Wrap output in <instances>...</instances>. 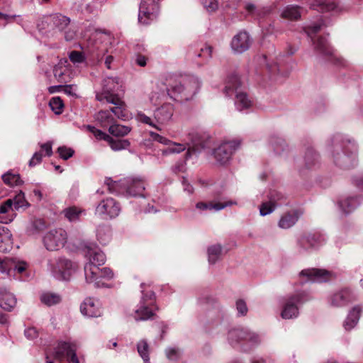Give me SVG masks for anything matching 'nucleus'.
<instances>
[{
  "instance_id": "1",
  "label": "nucleus",
  "mask_w": 363,
  "mask_h": 363,
  "mask_svg": "<svg viewBox=\"0 0 363 363\" xmlns=\"http://www.w3.org/2000/svg\"><path fill=\"white\" fill-rule=\"evenodd\" d=\"M84 252L88 259L84 265L86 281L96 288H111L110 281L114 278L113 272L108 267H99L106 262L105 254L94 244L86 245Z\"/></svg>"
},
{
  "instance_id": "2",
  "label": "nucleus",
  "mask_w": 363,
  "mask_h": 363,
  "mask_svg": "<svg viewBox=\"0 0 363 363\" xmlns=\"http://www.w3.org/2000/svg\"><path fill=\"white\" fill-rule=\"evenodd\" d=\"M326 150L340 168H350L357 163V144L341 134H336L327 141Z\"/></svg>"
},
{
  "instance_id": "3",
  "label": "nucleus",
  "mask_w": 363,
  "mask_h": 363,
  "mask_svg": "<svg viewBox=\"0 0 363 363\" xmlns=\"http://www.w3.org/2000/svg\"><path fill=\"white\" fill-rule=\"evenodd\" d=\"M201 81L195 76L180 77L167 87L169 96L174 101L184 102L191 100L201 87Z\"/></svg>"
},
{
  "instance_id": "4",
  "label": "nucleus",
  "mask_w": 363,
  "mask_h": 363,
  "mask_svg": "<svg viewBox=\"0 0 363 363\" xmlns=\"http://www.w3.org/2000/svg\"><path fill=\"white\" fill-rule=\"evenodd\" d=\"M242 82L236 73L229 74L225 81L224 91L228 96L235 94V106L238 111H247L254 106L253 100L242 91Z\"/></svg>"
},
{
  "instance_id": "5",
  "label": "nucleus",
  "mask_w": 363,
  "mask_h": 363,
  "mask_svg": "<svg viewBox=\"0 0 363 363\" xmlns=\"http://www.w3.org/2000/svg\"><path fill=\"white\" fill-rule=\"evenodd\" d=\"M227 338L231 346L240 347L245 352L257 347L262 342L259 334L247 328H236L230 330Z\"/></svg>"
},
{
  "instance_id": "6",
  "label": "nucleus",
  "mask_w": 363,
  "mask_h": 363,
  "mask_svg": "<svg viewBox=\"0 0 363 363\" xmlns=\"http://www.w3.org/2000/svg\"><path fill=\"white\" fill-rule=\"evenodd\" d=\"M104 184L108 186L110 193L130 196H143L145 189V182L138 178H125L118 182L107 178Z\"/></svg>"
},
{
  "instance_id": "7",
  "label": "nucleus",
  "mask_w": 363,
  "mask_h": 363,
  "mask_svg": "<svg viewBox=\"0 0 363 363\" xmlns=\"http://www.w3.org/2000/svg\"><path fill=\"white\" fill-rule=\"evenodd\" d=\"M322 22H317L308 26L304 28L305 32L313 41L315 51L318 55L334 62L335 64L345 66V60L341 57H338L335 54L334 50L330 46L325 38L320 37L317 40L313 39V35L320 30Z\"/></svg>"
},
{
  "instance_id": "8",
  "label": "nucleus",
  "mask_w": 363,
  "mask_h": 363,
  "mask_svg": "<svg viewBox=\"0 0 363 363\" xmlns=\"http://www.w3.org/2000/svg\"><path fill=\"white\" fill-rule=\"evenodd\" d=\"M29 264L16 258H0V272L10 279L26 281L30 277Z\"/></svg>"
},
{
  "instance_id": "9",
  "label": "nucleus",
  "mask_w": 363,
  "mask_h": 363,
  "mask_svg": "<svg viewBox=\"0 0 363 363\" xmlns=\"http://www.w3.org/2000/svg\"><path fill=\"white\" fill-rule=\"evenodd\" d=\"M48 269L56 279L68 281L77 271V265L69 259L59 257L48 260Z\"/></svg>"
},
{
  "instance_id": "10",
  "label": "nucleus",
  "mask_w": 363,
  "mask_h": 363,
  "mask_svg": "<svg viewBox=\"0 0 363 363\" xmlns=\"http://www.w3.org/2000/svg\"><path fill=\"white\" fill-rule=\"evenodd\" d=\"M142 298L135 311L134 318L136 320H147L155 315L158 308L155 304V294L152 291L142 290Z\"/></svg>"
},
{
  "instance_id": "11",
  "label": "nucleus",
  "mask_w": 363,
  "mask_h": 363,
  "mask_svg": "<svg viewBox=\"0 0 363 363\" xmlns=\"http://www.w3.org/2000/svg\"><path fill=\"white\" fill-rule=\"evenodd\" d=\"M308 299L304 293H296L283 298L281 301V317L285 320L296 318L299 315L298 305Z\"/></svg>"
},
{
  "instance_id": "12",
  "label": "nucleus",
  "mask_w": 363,
  "mask_h": 363,
  "mask_svg": "<svg viewBox=\"0 0 363 363\" xmlns=\"http://www.w3.org/2000/svg\"><path fill=\"white\" fill-rule=\"evenodd\" d=\"M241 141L239 139L225 140L213 151L214 158L219 165L228 164L233 155L240 148Z\"/></svg>"
},
{
  "instance_id": "13",
  "label": "nucleus",
  "mask_w": 363,
  "mask_h": 363,
  "mask_svg": "<svg viewBox=\"0 0 363 363\" xmlns=\"http://www.w3.org/2000/svg\"><path fill=\"white\" fill-rule=\"evenodd\" d=\"M121 84L118 77H108L102 81V89L101 91L96 92V99L100 102L118 98V96L116 94L118 91Z\"/></svg>"
},
{
  "instance_id": "14",
  "label": "nucleus",
  "mask_w": 363,
  "mask_h": 363,
  "mask_svg": "<svg viewBox=\"0 0 363 363\" xmlns=\"http://www.w3.org/2000/svg\"><path fill=\"white\" fill-rule=\"evenodd\" d=\"M67 234L62 228L49 230L43 237V244L50 251L58 250L67 242Z\"/></svg>"
},
{
  "instance_id": "15",
  "label": "nucleus",
  "mask_w": 363,
  "mask_h": 363,
  "mask_svg": "<svg viewBox=\"0 0 363 363\" xmlns=\"http://www.w3.org/2000/svg\"><path fill=\"white\" fill-rule=\"evenodd\" d=\"M120 204L113 198L108 197L101 200L95 208V214L104 219L116 218L121 212Z\"/></svg>"
},
{
  "instance_id": "16",
  "label": "nucleus",
  "mask_w": 363,
  "mask_h": 363,
  "mask_svg": "<svg viewBox=\"0 0 363 363\" xmlns=\"http://www.w3.org/2000/svg\"><path fill=\"white\" fill-rule=\"evenodd\" d=\"M159 13V3L157 0H142L139 7L138 21L143 25L154 21Z\"/></svg>"
},
{
  "instance_id": "17",
  "label": "nucleus",
  "mask_w": 363,
  "mask_h": 363,
  "mask_svg": "<svg viewBox=\"0 0 363 363\" xmlns=\"http://www.w3.org/2000/svg\"><path fill=\"white\" fill-rule=\"evenodd\" d=\"M77 345L75 342H60L55 348V357L59 360H62L67 357L68 361L72 363H79L76 351Z\"/></svg>"
},
{
  "instance_id": "18",
  "label": "nucleus",
  "mask_w": 363,
  "mask_h": 363,
  "mask_svg": "<svg viewBox=\"0 0 363 363\" xmlns=\"http://www.w3.org/2000/svg\"><path fill=\"white\" fill-rule=\"evenodd\" d=\"M299 276L302 283L324 282L330 280L333 277L331 272L313 268L302 270Z\"/></svg>"
},
{
  "instance_id": "19",
  "label": "nucleus",
  "mask_w": 363,
  "mask_h": 363,
  "mask_svg": "<svg viewBox=\"0 0 363 363\" xmlns=\"http://www.w3.org/2000/svg\"><path fill=\"white\" fill-rule=\"evenodd\" d=\"M80 311L83 315L89 318L100 317L103 313L102 304L98 298L88 297L82 303Z\"/></svg>"
},
{
  "instance_id": "20",
  "label": "nucleus",
  "mask_w": 363,
  "mask_h": 363,
  "mask_svg": "<svg viewBox=\"0 0 363 363\" xmlns=\"http://www.w3.org/2000/svg\"><path fill=\"white\" fill-rule=\"evenodd\" d=\"M356 299V295L350 289H342L334 293L329 302L333 307H344Z\"/></svg>"
},
{
  "instance_id": "21",
  "label": "nucleus",
  "mask_w": 363,
  "mask_h": 363,
  "mask_svg": "<svg viewBox=\"0 0 363 363\" xmlns=\"http://www.w3.org/2000/svg\"><path fill=\"white\" fill-rule=\"evenodd\" d=\"M251 45V39L245 31L239 32L231 41V48L236 53H242L247 50Z\"/></svg>"
},
{
  "instance_id": "22",
  "label": "nucleus",
  "mask_w": 363,
  "mask_h": 363,
  "mask_svg": "<svg viewBox=\"0 0 363 363\" xmlns=\"http://www.w3.org/2000/svg\"><path fill=\"white\" fill-rule=\"evenodd\" d=\"M69 63L67 60L62 59L57 65H55L53 69V74L57 81L60 83H67L72 79V73L68 66Z\"/></svg>"
},
{
  "instance_id": "23",
  "label": "nucleus",
  "mask_w": 363,
  "mask_h": 363,
  "mask_svg": "<svg viewBox=\"0 0 363 363\" xmlns=\"http://www.w3.org/2000/svg\"><path fill=\"white\" fill-rule=\"evenodd\" d=\"M174 106L171 104H164L155 109L154 116L158 124L162 127L171 121L174 115Z\"/></svg>"
},
{
  "instance_id": "24",
  "label": "nucleus",
  "mask_w": 363,
  "mask_h": 363,
  "mask_svg": "<svg viewBox=\"0 0 363 363\" xmlns=\"http://www.w3.org/2000/svg\"><path fill=\"white\" fill-rule=\"evenodd\" d=\"M361 200L357 196H344L338 200L337 206L343 214L347 215L359 206Z\"/></svg>"
},
{
  "instance_id": "25",
  "label": "nucleus",
  "mask_w": 363,
  "mask_h": 363,
  "mask_svg": "<svg viewBox=\"0 0 363 363\" xmlns=\"http://www.w3.org/2000/svg\"><path fill=\"white\" fill-rule=\"evenodd\" d=\"M301 214V211L296 209L283 213L278 221V227L284 230L291 228L297 223Z\"/></svg>"
},
{
  "instance_id": "26",
  "label": "nucleus",
  "mask_w": 363,
  "mask_h": 363,
  "mask_svg": "<svg viewBox=\"0 0 363 363\" xmlns=\"http://www.w3.org/2000/svg\"><path fill=\"white\" fill-rule=\"evenodd\" d=\"M46 23L50 29L62 32L68 27L69 18L65 16L55 13L46 18Z\"/></svg>"
},
{
  "instance_id": "27",
  "label": "nucleus",
  "mask_w": 363,
  "mask_h": 363,
  "mask_svg": "<svg viewBox=\"0 0 363 363\" xmlns=\"http://www.w3.org/2000/svg\"><path fill=\"white\" fill-rule=\"evenodd\" d=\"M106 102L112 104L115 106L109 109L115 117V119L118 118L122 121H125L128 118L125 104L119 97L113 98V99H110V100L106 101Z\"/></svg>"
},
{
  "instance_id": "28",
  "label": "nucleus",
  "mask_w": 363,
  "mask_h": 363,
  "mask_svg": "<svg viewBox=\"0 0 363 363\" xmlns=\"http://www.w3.org/2000/svg\"><path fill=\"white\" fill-rule=\"evenodd\" d=\"M236 204H237L236 201H227L225 203H216L215 204H213L211 202L206 203V202L200 201V202L196 203V208L197 210H199L200 212L206 211H213V210L218 211L225 208V207L230 206L232 205H236Z\"/></svg>"
},
{
  "instance_id": "29",
  "label": "nucleus",
  "mask_w": 363,
  "mask_h": 363,
  "mask_svg": "<svg viewBox=\"0 0 363 363\" xmlns=\"http://www.w3.org/2000/svg\"><path fill=\"white\" fill-rule=\"evenodd\" d=\"M13 247L12 234L5 228H0V252H9Z\"/></svg>"
},
{
  "instance_id": "30",
  "label": "nucleus",
  "mask_w": 363,
  "mask_h": 363,
  "mask_svg": "<svg viewBox=\"0 0 363 363\" xmlns=\"http://www.w3.org/2000/svg\"><path fill=\"white\" fill-rule=\"evenodd\" d=\"M361 311L362 308L359 306L353 307L350 311L343 323V326L346 330H350L357 325L360 317Z\"/></svg>"
},
{
  "instance_id": "31",
  "label": "nucleus",
  "mask_w": 363,
  "mask_h": 363,
  "mask_svg": "<svg viewBox=\"0 0 363 363\" xmlns=\"http://www.w3.org/2000/svg\"><path fill=\"white\" fill-rule=\"evenodd\" d=\"M16 304V296L6 290L0 291V306L4 310L11 311Z\"/></svg>"
},
{
  "instance_id": "32",
  "label": "nucleus",
  "mask_w": 363,
  "mask_h": 363,
  "mask_svg": "<svg viewBox=\"0 0 363 363\" xmlns=\"http://www.w3.org/2000/svg\"><path fill=\"white\" fill-rule=\"evenodd\" d=\"M95 119L101 127L108 128L116 121L115 117L109 110L99 111L95 115Z\"/></svg>"
},
{
  "instance_id": "33",
  "label": "nucleus",
  "mask_w": 363,
  "mask_h": 363,
  "mask_svg": "<svg viewBox=\"0 0 363 363\" xmlns=\"http://www.w3.org/2000/svg\"><path fill=\"white\" fill-rule=\"evenodd\" d=\"M302 13V9L296 5H288L283 9L281 16L283 18L296 21L298 20Z\"/></svg>"
},
{
  "instance_id": "34",
  "label": "nucleus",
  "mask_w": 363,
  "mask_h": 363,
  "mask_svg": "<svg viewBox=\"0 0 363 363\" xmlns=\"http://www.w3.org/2000/svg\"><path fill=\"white\" fill-rule=\"evenodd\" d=\"M96 236L97 240L103 245L110 242L112 238V232L109 225H102L96 228Z\"/></svg>"
},
{
  "instance_id": "35",
  "label": "nucleus",
  "mask_w": 363,
  "mask_h": 363,
  "mask_svg": "<svg viewBox=\"0 0 363 363\" xmlns=\"http://www.w3.org/2000/svg\"><path fill=\"white\" fill-rule=\"evenodd\" d=\"M12 201V206L11 208L9 210V211H13V209L15 210H19L21 208L26 209L28 208L30 204L26 200L24 194L22 191H20L16 196L13 198V199H11ZM14 216V213L12 212L10 213L8 212L6 213V216Z\"/></svg>"
},
{
  "instance_id": "36",
  "label": "nucleus",
  "mask_w": 363,
  "mask_h": 363,
  "mask_svg": "<svg viewBox=\"0 0 363 363\" xmlns=\"http://www.w3.org/2000/svg\"><path fill=\"white\" fill-rule=\"evenodd\" d=\"M135 119L137 121L147 125L151 128H155L157 130L162 131L163 127H161L157 121H156V118L154 117L152 118L150 116H147L142 111H138L135 115Z\"/></svg>"
},
{
  "instance_id": "37",
  "label": "nucleus",
  "mask_w": 363,
  "mask_h": 363,
  "mask_svg": "<svg viewBox=\"0 0 363 363\" xmlns=\"http://www.w3.org/2000/svg\"><path fill=\"white\" fill-rule=\"evenodd\" d=\"M207 253L208 262L213 264L220 258L222 247L219 244L213 245L208 247Z\"/></svg>"
},
{
  "instance_id": "38",
  "label": "nucleus",
  "mask_w": 363,
  "mask_h": 363,
  "mask_svg": "<svg viewBox=\"0 0 363 363\" xmlns=\"http://www.w3.org/2000/svg\"><path fill=\"white\" fill-rule=\"evenodd\" d=\"M12 201L11 199H7L5 202L0 205V223H8L13 220L12 216H6L9 210L11 208Z\"/></svg>"
},
{
  "instance_id": "39",
  "label": "nucleus",
  "mask_w": 363,
  "mask_h": 363,
  "mask_svg": "<svg viewBox=\"0 0 363 363\" xmlns=\"http://www.w3.org/2000/svg\"><path fill=\"white\" fill-rule=\"evenodd\" d=\"M40 301L48 306H52L61 302L60 295L52 292H45L40 296Z\"/></svg>"
},
{
  "instance_id": "40",
  "label": "nucleus",
  "mask_w": 363,
  "mask_h": 363,
  "mask_svg": "<svg viewBox=\"0 0 363 363\" xmlns=\"http://www.w3.org/2000/svg\"><path fill=\"white\" fill-rule=\"evenodd\" d=\"M167 147L162 150V155H168L171 154H179L186 149V144L177 143L170 140V143L167 145Z\"/></svg>"
},
{
  "instance_id": "41",
  "label": "nucleus",
  "mask_w": 363,
  "mask_h": 363,
  "mask_svg": "<svg viewBox=\"0 0 363 363\" xmlns=\"http://www.w3.org/2000/svg\"><path fill=\"white\" fill-rule=\"evenodd\" d=\"M267 199L277 208L284 204L286 201L285 196L281 192L275 189L269 191Z\"/></svg>"
},
{
  "instance_id": "42",
  "label": "nucleus",
  "mask_w": 363,
  "mask_h": 363,
  "mask_svg": "<svg viewBox=\"0 0 363 363\" xmlns=\"http://www.w3.org/2000/svg\"><path fill=\"white\" fill-rule=\"evenodd\" d=\"M47 228L46 223L41 218L32 220L28 227V232L30 235L39 233Z\"/></svg>"
},
{
  "instance_id": "43",
  "label": "nucleus",
  "mask_w": 363,
  "mask_h": 363,
  "mask_svg": "<svg viewBox=\"0 0 363 363\" xmlns=\"http://www.w3.org/2000/svg\"><path fill=\"white\" fill-rule=\"evenodd\" d=\"M131 130L128 126L117 124L116 122L113 123L108 128V132L116 137H123L128 135Z\"/></svg>"
},
{
  "instance_id": "44",
  "label": "nucleus",
  "mask_w": 363,
  "mask_h": 363,
  "mask_svg": "<svg viewBox=\"0 0 363 363\" xmlns=\"http://www.w3.org/2000/svg\"><path fill=\"white\" fill-rule=\"evenodd\" d=\"M167 359L171 362L179 361L182 357V351L177 347L171 346L164 350Z\"/></svg>"
},
{
  "instance_id": "45",
  "label": "nucleus",
  "mask_w": 363,
  "mask_h": 363,
  "mask_svg": "<svg viewBox=\"0 0 363 363\" xmlns=\"http://www.w3.org/2000/svg\"><path fill=\"white\" fill-rule=\"evenodd\" d=\"M269 71L273 74H278L280 76L286 77L289 74V70L284 64L276 62L274 65H269L267 62Z\"/></svg>"
},
{
  "instance_id": "46",
  "label": "nucleus",
  "mask_w": 363,
  "mask_h": 363,
  "mask_svg": "<svg viewBox=\"0 0 363 363\" xmlns=\"http://www.w3.org/2000/svg\"><path fill=\"white\" fill-rule=\"evenodd\" d=\"M296 247L299 253H304L313 250L311 243L308 241L306 234L303 235L298 239Z\"/></svg>"
},
{
  "instance_id": "47",
  "label": "nucleus",
  "mask_w": 363,
  "mask_h": 363,
  "mask_svg": "<svg viewBox=\"0 0 363 363\" xmlns=\"http://www.w3.org/2000/svg\"><path fill=\"white\" fill-rule=\"evenodd\" d=\"M308 241L311 243L313 250H316L325 242V238L319 233H306Z\"/></svg>"
},
{
  "instance_id": "48",
  "label": "nucleus",
  "mask_w": 363,
  "mask_h": 363,
  "mask_svg": "<svg viewBox=\"0 0 363 363\" xmlns=\"http://www.w3.org/2000/svg\"><path fill=\"white\" fill-rule=\"evenodd\" d=\"M137 350L145 363H149V345L147 342L144 340L139 341L137 345Z\"/></svg>"
},
{
  "instance_id": "49",
  "label": "nucleus",
  "mask_w": 363,
  "mask_h": 363,
  "mask_svg": "<svg viewBox=\"0 0 363 363\" xmlns=\"http://www.w3.org/2000/svg\"><path fill=\"white\" fill-rule=\"evenodd\" d=\"M2 179L9 186H18L22 183L19 174L9 172L2 175Z\"/></svg>"
},
{
  "instance_id": "50",
  "label": "nucleus",
  "mask_w": 363,
  "mask_h": 363,
  "mask_svg": "<svg viewBox=\"0 0 363 363\" xmlns=\"http://www.w3.org/2000/svg\"><path fill=\"white\" fill-rule=\"evenodd\" d=\"M49 106L51 110L57 115L61 114L63 111L64 104L59 96L52 97L49 102Z\"/></svg>"
},
{
  "instance_id": "51",
  "label": "nucleus",
  "mask_w": 363,
  "mask_h": 363,
  "mask_svg": "<svg viewBox=\"0 0 363 363\" xmlns=\"http://www.w3.org/2000/svg\"><path fill=\"white\" fill-rule=\"evenodd\" d=\"M108 142L111 148L114 151L124 150L130 146V142L128 140H114L111 138Z\"/></svg>"
},
{
  "instance_id": "52",
  "label": "nucleus",
  "mask_w": 363,
  "mask_h": 363,
  "mask_svg": "<svg viewBox=\"0 0 363 363\" xmlns=\"http://www.w3.org/2000/svg\"><path fill=\"white\" fill-rule=\"evenodd\" d=\"M82 211L78 209L77 207H69L64 210V214L65 216L69 220V221H75L79 218L80 214L82 213Z\"/></svg>"
},
{
  "instance_id": "53",
  "label": "nucleus",
  "mask_w": 363,
  "mask_h": 363,
  "mask_svg": "<svg viewBox=\"0 0 363 363\" xmlns=\"http://www.w3.org/2000/svg\"><path fill=\"white\" fill-rule=\"evenodd\" d=\"M276 208L277 207L269 200L263 201L259 206V214L262 216H267L272 213Z\"/></svg>"
},
{
  "instance_id": "54",
  "label": "nucleus",
  "mask_w": 363,
  "mask_h": 363,
  "mask_svg": "<svg viewBox=\"0 0 363 363\" xmlns=\"http://www.w3.org/2000/svg\"><path fill=\"white\" fill-rule=\"evenodd\" d=\"M271 145L277 154H281L286 147L285 141L279 138H273Z\"/></svg>"
},
{
  "instance_id": "55",
  "label": "nucleus",
  "mask_w": 363,
  "mask_h": 363,
  "mask_svg": "<svg viewBox=\"0 0 363 363\" xmlns=\"http://www.w3.org/2000/svg\"><path fill=\"white\" fill-rule=\"evenodd\" d=\"M245 9L249 15H251L254 18H258L260 17L262 12L261 9L256 6L254 4L251 2L245 3Z\"/></svg>"
},
{
  "instance_id": "56",
  "label": "nucleus",
  "mask_w": 363,
  "mask_h": 363,
  "mask_svg": "<svg viewBox=\"0 0 363 363\" xmlns=\"http://www.w3.org/2000/svg\"><path fill=\"white\" fill-rule=\"evenodd\" d=\"M201 4L203 5V8L208 13H212L216 11L218 9V0H200Z\"/></svg>"
},
{
  "instance_id": "57",
  "label": "nucleus",
  "mask_w": 363,
  "mask_h": 363,
  "mask_svg": "<svg viewBox=\"0 0 363 363\" xmlns=\"http://www.w3.org/2000/svg\"><path fill=\"white\" fill-rule=\"evenodd\" d=\"M317 6L318 8L316 9L321 11H333L336 8V4L334 2L326 1L325 0H317Z\"/></svg>"
},
{
  "instance_id": "58",
  "label": "nucleus",
  "mask_w": 363,
  "mask_h": 363,
  "mask_svg": "<svg viewBox=\"0 0 363 363\" xmlns=\"http://www.w3.org/2000/svg\"><path fill=\"white\" fill-rule=\"evenodd\" d=\"M57 152L62 159L67 160L73 156L74 151L70 147L60 146L57 148Z\"/></svg>"
},
{
  "instance_id": "59",
  "label": "nucleus",
  "mask_w": 363,
  "mask_h": 363,
  "mask_svg": "<svg viewBox=\"0 0 363 363\" xmlns=\"http://www.w3.org/2000/svg\"><path fill=\"white\" fill-rule=\"evenodd\" d=\"M318 158V155L313 150H308L305 155L306 165L308 167H312L315 164V162L317 161Z\"/></svg>"
},
{
  "instance_id": "60",
  "label": "nucleus",
  "mask_w": 363,
  "mask_h": 363,
  "mask_svg": "<svg viewBox=\"0 0 363 363\" xmlns=\"http://www.w3.org/2000/svg\"><path fill=\"white\" fill-rule=\"evenodd\" d=\"M69 58L74 64L82 63L85 60L84 55L81 52L76 50L70 52L69 54Z\"/></svg>"
},
{
  "instance_id": "61",
  "label": "nucleus",
  "mask_w": 363,
  "mask_h": 363,
  "mask_svg": "<svg viewBox=\"0 0 363 363\" xmlns=\"http://www.w3.org/2000/svg\"><path fill=\"white\" fill-rule=\"evenodd\" d=\"M91 52L92 55L99 61L107 52V48L104 45H98L97 43H96L95 47Z\"/></svg>"
},
{
  "instance_id": "62",
  "label": "nucleus",
  "mask_w": 363,
  "mask_h": 363,
  "mask_svg": "<svg viewBox=\"0 0 363 363\" xmlns=\"http://www.w3.org/2000/svg\"><path fill=\"white\" fill-rule=\"evenodd\" d=\"M89 129L97 139L104 140L106 141L111 139V137L108 135L93 126H89Z\"/></svg>"
},
{
  "instance_id": "63",
  "label": "nucleus",
  "mask_w": 363,
  "mask_h": 363,
  "mask_svg": "<svg viewBox=\"0 0 363 363\" xmlns=\"http://www.w3.org/2000/svg\"><path fill=\"white\" fill-rule=\"evenodd\" d=\"M236 309L239 315H245L248 311L246 303L243 300L236 301Z\"/></svg>"
},
{
  "instance_id": "64",
  "label": "nucleus",
  "mask_w": 363,
  "mask_h": 363,
  "mask_svg": "<svg viewBox=\"0 0 363 363\" xmlns=\"http://www.w3.org/2000/svg\"><path fill=\"white\" fill-rule=\"evenodd\" d=\"M150 135L154 141H157L161 144L167 145L170 143V140L155 132H150Z\"/></svg>"
}]
</instances>
